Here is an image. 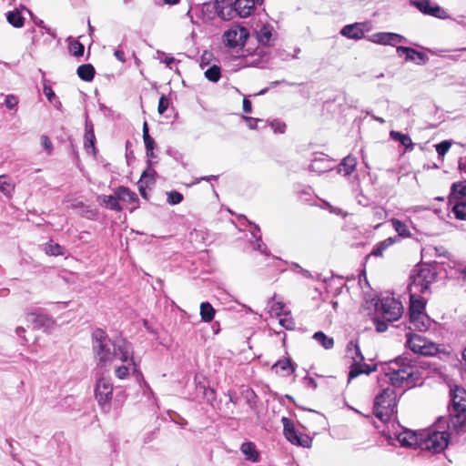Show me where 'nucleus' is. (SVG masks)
<instances>
[{
	"label": "nucleus",
	"mask_w": 466,
	"mask_h": 466,
	"mask_svg": "<svg viewBox=\"0 0 466 466\" xmlns=\"http://www.w3.org/2000/svg\"><path fill=\"white\" fill-rule=\"evenodd\" d=\"M450 411L449 428H451L457 431L462 429L466 425V411L457 412L453 410Z\"/></svg>",
	"instance_id": "412c9836"
},
{
	"label": "nucleus",
	"mask_w": 466,
	"mask_h": 466,
	"mask_svg": "<svg viewBox=\"0 0 466 466\" xmlns=\"http://www.w3.org/2000/svg\"><path fill=\"white\" fill-rule=\"evenodd\" d=\"M183 200V196L177 191H171L167 194V202L171 205L179 204Z\"/></svg>",
	"instance_id": "3c124183"
},
{
	"label": "nucleus",
	"mask_w": 466,
	"mask_h": 466,
	"mask_svg": "<svg viewBox=\"0 0 466 466\" xmlns=\"http://www.w3.org/2000/svg\"><path fill=\"white\" fill-rule=\"evenodd\" d=\"M15 187L11 180L5 175L0 176V191L5 196H10Z\"/></svg>",
	"instance_id": "37998d69"
},
{
	"label": "nucleus",
	"mask_w": 466,
	"mask_h": 466,
	"mask_svg": "<svg viewBox=\"0 0 466 466\" xmlns=\"http://www.w3.org/2000/svg\"><path fill=\"white\" fill-rule=\"evenodd\" d=\"M6 19L10 25L16 28H20L24 25L25 18L19 11H10L6 14Z\"/></svg>",
	"instance_id": "f704fd0d"
},
{
	"label": "nucleus",
	"mask_w": 466,
	"mask_h": 466,
	"mask_svg": "<svg viewBox=\"0 0 466 466\" xmlns=\"http://www.w3.org/2000/svg\"><path fill=\"white\" fill-rule=\"evenodd\" d=\"M390 222L392 224L393 228L398 233L399 237H402V238L410 237V232L408 229V227L403 222H401L400 220H399L397 218H391Z\"/></svg>",
	"instance_id": "e433bc0d"
},
{
	"label": "nucleus",
	"mask_w": 466,
	"mask_h": 466,
	"mask_svg": "<svg viewBox=\"0 0 466 466\" xmlns=\"http://www.w3.org/2000/svg\"><path fill=\"white\" fill-rule=\"evenodd\" d=\"M260 232V228L258 225H254V230L251 232L255 241L252 242L253 248L260 251L262 254L268 255L267 247L261 240V235L258 234Z\"/></svg>",
	"instance_id": "2f4dec72"
},
{
	"label": "nucleus",
	"mask_w": 466,
	"mask_h": 466,
	"mask_svg": "<svg viewBox=\"0 0 466 466\" xmlns=\"http://www.w3.org/2000/svg\"><path fill=\"white\" fill-rule=\"evenodd\" d=\"M203 390H204L203 393H204L205 399L207 400V401L212 403V401L216 399L215 390L209 387H205V386H203Z\"/></svg>",
	"instance_id": "6e6d98bb"
},
{
	"label": "nucleus",
	"mask_w": 466,
	"mask_h": 466,
	"mask_svg": "<svg viewBox=\"0 0 466 466\" xmlns=\"http://www.w3.org/2000/svg\"><path fill=\"white\" fill-rule=\"evenodd\" d=\"M417 366L411 364L407 357H399L390 361L385 373L390 386L382 390L374 401L373 413L381 421H387L396 412L397 393L392 388L410 389L419 380Z\"/></svg>",
	"instance_id": "f257e3e1"
},
{
	"label": "nucleus",
	"mask_w": 466,
	"mask_h": 466,
	"mask_svg": "<svg viewBox=\"0 0 466 466\" xmlns=\"http://www.w3.org/2000/svg\"><path fill=\"white\" fill-rule=\"evenodd\" d=\"M449 444V433L446 431H431L422 434L421 449L433 453L442 452Z\"/></svg>",
	"instance_id": "0eeeda50"
},
{
	"label": "nucleus",
	"mask_w": 466,
	"mask_h": 466,
	"mask_svg": "<svg viewBox=\"0 0 466 466\" xmlns=\"http://www.w3.org/2000/svg\"><path fill=\"white\" fill-rule=\"evenodd\" d=\"M293 266L298 268V272H299L304 278H307V279H310L311 278V273L307 270V269H304L302 268L299 264L297 263H294Z\"/></svg>",
	"instance_id": "e2e57ef3"
},
{
	"label": "nucleus",
	"mask_w": 466,
	"mask_h": 466,
	"mask_svg": "<svg viewBox=\"0 0 466 466\" xmlns=\"http://www.w3.org/2000/svg\"><path fill=\"white\" fill-rule=\"evenodd\" d=\"M240 451L246 456L247 460H249L252 461H258V453L256 450L254 443L249 442V441L242 443V445L240 447Z\"/></svg>",
	"instance_id": "c756f323"
},
{
	"label": "nucleus",
	"mask_w": 466,
	"mask_h": 466,
	"mask_svg": "<svg viewBox=\"0 0 466 466\" xmlns=\"http://www.w3.org/2000/svg\"><path fill=\"white\" fill-rule=\"evenodd\" d=\"M96 399L105 412L111 408L113 383L109 378H99L95 389Z\"/></svg>",
	"instance_id": "6e6552de"
},
{
	"label": "nucleus",
	"mask_w": 466,
	"mask_h": 466,
	"mask_svg": "<svg viewBox=\"0 0 466 466\" xmlns=\"http://www.w3.org/2000/svg\"><path fill=\"white\" fill-rule=\"evenodd\" d=\"M256 34L258 41L264 46H268L272 36V26L269 25H263Z\"/></svg>",
	"instance_id": "c85d7f7f"
},
{
	"label": "nucleus",
	"mask_w": 466,
	"mask_h": 466,
	"mask_svg": "<svg viewBox=\"0 0 466 466\" xmlns=\"http://www.w3.org/2000/svg\"><path fill=\"white\" fill-rule=\"evenodd\" d=\"M397 241H399L398 237H390L377 243L374 246L372 251L370 252V255L374 257H381L383 255V252Z\"/></svg>",
	"instance_id": "393cba45"
},
{
	"label": "nucleus",
	"mask_w": 466,
	"mask_h": 466,
	"mask_svg": "<svg viewBox=\"0 0 466 466\" xmlns=\"http://www.w3.org/2000/svg\"><path fill=\"white\" fill-rule=\"evenodd\" d=\"M394 436L401 446L421 447L422 434L404 429L400 432L394 433Z\"/></svg>",
	"instance_id": "ddd939ff"
},
{
	"label": "nucleus",
	"mask_w": 466,
	"mask_h": 466,
	"mask_svg": "<svg viewBox=\"0 0 466 466\" xmlns=\"http://www.w3.org/2000/svg\"><path fill=\"white\" fill-rule=\"evenodd\" d=\"M410 4L425 15H428L431 7L429 0H410Z\"/></svg>",
	"instance_id": "09e8293b"
},
{
	"label": "nucleus",
	"mask_w": 466,
	"mask_h": 466,
	"mask_svg": "<svg viewBox=\"0 0 466 466\" xmlns=\"http://www.w3.org/2000/svg\"><path fill=\"white\" fill-rule=\"evenodd\" d=\"M451 145H452V143L450 140H443L441 143L435 145V148H436L439 157L443 158L445 154L451 148Z\"/></svg>",
	"instance_id": "de8ad7c7"
},
{
	"label": "nucleus",
	"mask_w": 466,
	"mask_h": 466,
	"mask_svg": "<svg viewBox=\"0 0 466 466\" xmlns=\"http://www.w3.org/2000/svg\"><path fill=\"white\" fill-rule=\"evenodd\" d=\"M371 214L373 220L378 221V224L375 226V228H379L381 224V221L385 220L388 216L386 209L380 206L373 207Z\"/></svg>",
	"instance_id": "a19ab883"
},
{
	"label": "nucleus",
	"mask_w": 466,
	"mask_h": 466,
	"mask_svg": "<svg viewBox=\"0 0 466 466\" xmlns=\"http://www.w3.org/2000/svg\"><path fill=\"white\" fill-rule=\"evenodd\" d=\"M84 146L87 152L91 150L93 155H96V148L95 147L96 143V136L94 133L93 124L91 122L86 121L85 126V136H84Z\"/></svg>",
	"instance_id": "6ab92c4d"
},
{
	"label": "nucleus",
	"mask_w": 466,
	"mask_h": 466,
	"mask_svg": "<svg viewBox=\"0 0 466 466\" xmlns=\"http://www.w3.org/2000/svg\"><path fill=\"white\" fill-rule=\"evenodd\" d=\"M243 111L248 114L252 111L251 102L248 98L243 99Z\"/></svg>",
	"instance_id": "69168bd1"
},
{
	"label": "nucleus",
	"mask_w": 466,
	"mask_h": 466,
	"mask_svg": "<svg viewBox=\"0 0 466 466\" xmlns=\"http://www.w3.org/2000/svg\"><path fill=\"white\" fill-rule=\"evenodd\" d=\"M248 35V31L244 26L233 25L224 32L223 42L230 48L243 47Z\"/></svg>",
	"instance_id": "9d476101"
},
{
	"label": "nucleus",
	"mask_w": 466,
	"mask_h": 466,
	"mask_svg": "<svg viewBox=\"0 0 466 466\" xmlns=\"http://www.w3.org/2000/svg\"><path fill=\"white\" fill-rule=\"evenodd\" d=\"M18 104V98L14 95H8L5 97V105L8 109H14Z\"/></svg>",
	"instance_id": "864d4df0"
},
{
	"label": "nucleus",
	"mask_w": 466,
	"mask_h": 466,
	"mask_svg": "<svg viewBox=\"0 0 466 466\" xmlns=\"http://www.w3.org/2000/svg\"><path fill=\"white\" fill-rule=\"evenodd\" d=\"M126 364L118 366L115 370V375L116 378L120 380H125L128 377L130 370H132L133 373L138 372V368H137V370L134 371L133 366L129 365L128 362H125ZM137 367H138V364H137Z\"/></svg>",
	"instance_id": "c9c22d12"
},
{
	"label": "nucleus",
	"mask_w": 466,
	"mask_h": 466,
	"mask_svg": "<svg viewBox=\"0 0 466 466\" xmlns=\"http://www.w3.org/2000/svg\"><path fill=\"white\" fill-rule=\"evenodd\" d=\"M410 316L425 313V300L420 297L419 293L410 292Z\"/></svg>",
	"instance_id": "4be33fe9"
},
{
	"label": "nucleus",
	"mask_w": 466,
	"mask_h": 466,
	"mask_svg": "<svg viewBox=\"0 0 466 466\" xmlns=\"http://www.w3.org/2000/svg\"><path fill=\"white\" fill-rule=\"evenodd\" d=\"M406 345L414 353L424 356H433L438 350V345L418 334H407Z\"/></svg>",
	"instance_id": "423d86ee"
},
{
	"label": "nucleus",
	"mask_w": 466,
	"mask_h": 466,
	"mask_svg": "<svg viewBox=\"0 0 466 466\" xmlns=\"http://www.w3.org/2000/svg\"><path fill=\"white\" fill-rule=\"evenodd\" d=\"M98 201L104 205L106 208L115 210V211H121L122 208L118 203L117 198L115 195H101L97 198Z\"/></svg>",
	"instance_id": "a878e982"
},
{
	"label": "nucleus",
	"mask_w": 466,
	"mask_h": 466,
	"mask_svg": "<svg viewBox=\"0 0 466 466\" xmlns=\"http://www.w3.org/2000/svg\"><path fill=\"white\" fill-rule=\"evenodd\" d=\"M362 27L363 24L360 23L347 25L342 27L340 34L349 39L360 40L365 37V33Z\"/></svg>",
	"instance_id": "dca6fc26"
},
{
	"label": "nucleus",
	"mask_w": 466,
	"mask_h": 466,
	"mask_svg": "<svg viewBox=\"0 0 466 466\" xmlns=\"http://www.w3.org/2000/svg\"><path fill=\"white\" fill-rule=\"evenodd\" d=\"M41 145L43 148L46 151L48 155H51L53 152V144L50 138L46 135L41 136Z\"/></svg>",
	"instance_id": "603ef678"
},
{
	"label": "nucleus",
	"mask_w": 466,
	"mask_h": 466,
	"mask_svg": "<svg viewBox=\"0 0 466 466\" xmlns=\"http://www.w3.org/2000/svg\"><path fill=\"white\" fill-rule=\"evenodd\" d=\"M271 311L275 313L278 317L283 315L284 311V304L282 302H275L271 306Z\"/></svg>",
	"instance_id": "4d7b16f0"
},
{
	"label": "nucleus",
	"mask_w": 466,
	"mask_h": 466,
	"mask_svg": "<svg viewBox=\"0 0 466 466\" xmlns=\"http://www.w3.org/2000/svg\"><path fill=\"white\" fill-rule=\"evenodd\" d=\"M272 368L277 370L276 372H279V370L286 372V375H289L295 370L292 362L289 359L279 360Z\"/></svg>",
	"instance_id": "4c0bfd02"
},
{
	"label": "nucleus",
	"mask_w": 466,
	"mask_h": 466,
	"mask_svg": "<svg viewBox=\"0 0 466 466\" xmlns=\"http://www.w3.org/2000/svg\"><path fill=\"white\" fill-rule=\"evenodd\" d=\"M44 94L49 101H52L53 97L56 96L55 92L50 86H44Z\"/></svg>",
	"instance_id": "0e129e2a"
},
{
	"label": "nucleus",
	"mask_w": 466,
	"mask_h": 466,
	"mask_svg": "<svg viewBox=\"0 0 466 466\" xmlns=\"http://www.w3.org/2000/svg\"><path fill=\"white\" fill-rule=\"evenodd\" d=\"M396 51L399 56L405 55L407 61L416 62L418 65L426 64L429 60V57L425 53L417 51L412 47L400 46H397Z\"/></svg>",
	"instance_id": "4468645a"
},
{
	"label": "nucleus",
	"mask_w": 466,
	"mask_h": 466,
	"mask_svg": "<svg viewBox=\"0 0 466 466\" xmlns=\"http://www.w3.org/2000/svg\"><path fill=\"white\" fill-rule=\"evenodd\" d=\"M115 56L116 57V59L122 63H124L126 61V57H125V53L124 51L120 50V49H116L114 53Z\"/></svg>",
	"instance_id": "338daca9"
},
{
	"label": "nucleus",
	"mask_w": 466,
	"mask_h": 466,
	"mask_svg": "<svg viewBox=\"0 0 466 466\" xmlns=\"http://www.w3.org/2000/svg\"><path fill=\"white\" fill-rule=\"evenodd\" d=\"M45 250L50 256H62L65 254V248L52 240L46 244Z\"/></svg>",
	"instance_id": "ea45409f"
},
{
	"label": "nucleus",
	"mask_w": 466,
	"mask_h": 466,
	"mask_svg": "<svg viewBox=\"0 0 466 466\" xmlns=\"http://www.w3.org/2000/svg\"><path fill=\"white\" fill-rule=\"evenodd\" d=\"M451 196L457 199L463 198L466 197V180L452 184Z\"/></svg>",
	"instance_id": "58836bf2"
},
{
	"label": "nucleus",
	"mask_w": 466,
	"mask_h": 466,
	"mask_svg": "<svg viewBox=\"0 0 466 466\" xmlns=\"http://www.w3.org/2000/svg\"><path fill=\"white\" fill-rule=\"evenodd\" d=\"M147 167L142 173L139 183L141 184L139 187V190L142 196H144V186L148 187L149 185H153L155 183V176L156 171L152 168V159L147 160Z\"/></svg>",
	"instance_id": "aec40b11"
},
{
	"label": "nucleus",
	"mask_w": 466,
	"mask_h": 466,
	"mask_svg": "<svg viewBox=\"0 0 466 466\" xmlns=\"http://www.w3.org/2000/svg\"><path fill=\"white\" fill-rule=\"evenodd\" d=\"M216 310L209 302L200 304V317L204 322H210L215 317Z\"/></svg>",
	"instance_id": "7c9ffc66"
},
{
	"label": "nucleus",
	"mask_w": 466,
	"mask_h": 466,
	"mask_svg": "<svg viewBox=\"0 0 466 466\" xmlns=\"http://www.w3.org/2000/svg\"><path fill=\"white\" fill-rule=\"evenodd\" d=\"M451 404L449 407V410L457 412L466 411V390L460 386H454L451 390Z\"/></svg>",
	"instance_id": "f8f14e48"
},
{
	"label": "nucleus",
	"mask_w": 466,
	"mask_h": 466,
	"mask_svg": "<svg viewBox=\"0 0 466 466\" xmlns=\"http://www.w3.org/2000/svg\"><path fill=\"white\" fill-rule=\"evenodd\" d=\"M376 309L386 321L398 320L403 313L401 303L392 297L382 298L376 304Z\"/></svg>",
	"instance_id": "39448f33"
},
{
	"label": "nucleus",
	"mask_w": 466,
	"mask_h": 466,
	"mask_svg": "<svg viewBox=\"0 0 466 466\" xmlns=\"http://www.w3.org/2000/svg\"><path fill=\"white\" fill-rule=\"evenodd\" d=\"M84 46L80 42L75 40L69 44V51L75 56H81L84 54Z\"/></svg>",
	"instance_id": "8fccbe9b"
},
{
	"label": "nucleus",
	"mask_w": 466,
	"mask_h": 466,
	"mask_svg": "<svg viewBox=\"0 0 466 466\" xmlns=\"http://www.w3.org/2000/svg\"><path fill=\"white\" fill-rule=\"evenodd\" d=\"M217 2L218 4L221 3L222 5L219 7L218 11V15L223 20H230L233 17V15L236 14L235 6L233 5V2Z\"/></svg>",
	"instance_id": "bb28decb"
},
{
	"label": "nucleus",
	"mask_w": 466,
	"mask_h": 466,
	"mask_svg": "<svg viewBox=\"0 0 466 466\" xmlns=\"http://www.w3.org/2000/svg\"><path fill=\"white\" fill-rule=\"evenodd\" d=\"M221 72L218 66H212L205 72V76L211 82H218L220 78Z\"/></svg>",
	"instance_id": "a18cd8bd"
},
{
	"label": "nucleus",
	"mask_w": 466,
	"mask_h": 466,
	"mask_svg": "<svg viewBox=\"0 0 466 466\" xmlns=\"http://www.w3.org/2000/svg\"><path fill=\"white\" fill-rule=\"evenodd\" d=\"M271 127L275 133H284L286 129V125L279 121H273Z\"/></svg>",
	"instance_id": "052dcab7"
},
{
	"label": "nucleus",
	"mask_w": 466,
	"mask_h": 466,
	"mask_svg": "<svg viewBox=\"0 0 466 466\" xmlns=\"http://www.w3.org/2000/svg\"><path fill=\"white\" fill-rule=\"evenodd\" d=\"M305 380L307 381L309 387L312 388L313 390L317 388V382L313 378L306 377Z\"/></svg>",
	"instance_id": "774afa93"
},
{
	"label": "nucleus",
	"mask_w": 466,
	"mask_h": 466,
	"mask_svg": "<svg viewBox=\"0 0 466 466\" xmlns=\"http://www.w3.org/2000/svg\"><path fill=\"white\" fill-rule=\"evenodd\" d=\"M217 2H224L225 0H216ZM262 2V0H235L233 5L235 6L236 15L240 17L248 16L255 7L256 3Z\"/></svg>",
	"instance_id": "2eb2a0df"
},
{
	"label": "nucleus",
	"mask_w": 466,
	"mask_h": 466,
	"mask_svg": "<svg viewBox=\"0 0 466 466\" xmlns=\"http://www.w3.org/2000/svg\"><path fill=\"white\" fill-rule=\"evenodd\" d=\"M93 350L96 359L101 366H106L115 360L128 362L137 370V363L134 360V350L130 342L123 338L111 340L106 332L97 329L93 333Z\"/></svg>",
	"instance_id": "f03ea898"
},
{
	"label": "nucleus",
	"mask_w": 466,
	"mask_h": 466,
	"mask_svg": "<svg viewBox=\"0 0 466 466\" xmlns=\"http://www.w3.org/2000/svg\"><path fill=\"white\" fill-rule=\"evenodd\" d=\"M368 40L378 45L395 46L399 43L406 41V38L403 35L396 33L379 32L370 35Z\"/></svg>",
	"instance_id": "9b49d317"
},
{
	"label": "nucleus",
	"mask_w": 466,
	"mask_h": 466,
	"mask_svg": "<svg viewBox=\"0 0 466 466\" xmlns=\"http://www.w3.org/2000/svg\"><path fill=\"white\" fill-rule=\"evenodd\" d=\"M452 211L458 219L466 220V203L459 202L452 208Z\"/></svg>",
	"instance_id": "49530a36"
},
{
	"label": "nucleus",
	"mask_w": 466,
	"mask_h": 466,
	"mask_svg": "<svg viewBox=\"0 0 466 466\" xmlns=\"http://www.w3.org/2000/svg\"><path fill=\"white\" fill-rule=\"evenodd\" d=\"M435 279L436 273L428 266L415 269L410 276L409 290L419 294L424 293Z\"/></svg>",
	"instance_id": "7ed1b4c3"
},
{
	"label": "nucleus",
	"mask_w": 466,
	"mask_h": 466,
	"mask_svg": "<svg viewBox=\"0 0 466 466\" xmlns=\"http://www.w3.org/2000/svg\"><path fill=\"white\" fill-rule=\"evenodd\" d=\"M390 137L394 140L400 142L404 147L406 151L413 150L414 144L410 137L408 134H402L399 131H390Z\"/></svg>",
	"instance_id": "5701e85b"
},
{
	"label": "nucleus",
	"mask_w": 466,
	"mask_h": 466,
	"mask_svg": "<svg viewBox=\"0 0 466 466\" xmlns=\"http://www.w3.org/2000/svg\"><path fill=\"white\" fill-rule=\"evenodd\" d=\"M347 352L349 354H355V356H352L354 363L352 364L349 373V380L358 377L360 374H370L371 371L375 370V367L371 369L370 365L362 362L364 360V357L360 351V349L357 341L350 340L348 343Z\"/></svg>",
	"instance_id": "20e7f679"
},
{
	"label": "nucleus",
	"mask_w": 466,
	"mask_h": 466,
	"mask_svg": "<svg viewBox=\"0 0 466 466\" xmlns=\"http://www.w3.org/2000/svg\"><path fill=\"white\" fill-rule=\"evenodd\" d=\"M428 15L438 17V18H443L445 15V11L440 7L439 5L431 6Z\"/></svg>",
	"instance_id": "5fc2aeb1"
},
{
	"label": "nucleus",
	"mask_w": 466,
	"mask_h": 466,
	"mask_svg": "<svg viewBox=\"0 0 466 466\" xmlns=\"http://www.w3.org/2000/svg\"><path fill=\"white\" fill-rule=\"evenodd\" d=\"M168 105V100L164 96H162L158 101V113L163 114L167 109Z\"/></svg>",
	"instance_id": "bf43d9fd"
},
{
	"label": "nucleus",
	"mask_w": 466,
	"mask_h": 466,
	"mask_svg": "<svg viewBox=\"0 0 466 466\" xmlns=\"http://www.w3.org/2000/svg\"><path fill=\"white\" fill-rule=\"evenodd\" d=\"M26 320L28 322L34 324V327L35 329H41V328L48 329L54 323L53 319L50 317H48L47 315L36 313V312L28 313L26 315Z\"/></svg>",
	"instance_id": "f3484780"
},
{
	"label": "nucleus",
	"mask_w": 466,
	"mask_h": 466,
	"mask_svg": "<svg viewBox=\"0 0 466 466\" xmlns=\"http://www.w3.org/2000/svg\"><path fill=\"white\" fill-rule=\"evenodd\" d=\"M115 194L117 198V200L122 201H135L137 199V195L134 192H131L127 187H118L115 190Z\"/></svg>",
	"instance_id": "72a5a7b5"
},
{
	"label": "nucleus",
	"mask_w": 466,
	"mask_h": 466,
	"mask_svg": "<svg viewBox=\"0 0 466 466\" xmlns=\"http://www.w3.org/2000/svg\"><path fill=\"white\" fill-rule=\"evenodd\" d=\"M410 329L420 331L427 330L431 326V319L426 313H420L410 316Z\"/></svg>",
	"instance_id": "a211bd4d"
},
{
	"label": "nucleus",
	"mask_w": 466,
	"mask_h": 466,
	"mask_svg": "<svg viewBox=\"0 0 466 466\" xmlns=\"http://www.w3.org/2000/svg\"><path fill=\"white\" fill-rule=\"evenodd\" d=\"M283 424V433L286 439L294 445L301 446L304 448H309L311 446L312 440L307 434H299L295 429L293 421L283 417L281 419Z\"/></svg>",
	"instance_id": "1a4fd4ad"
},
{
	"label": "nucleus",
	"mask_w": 466,
	"mask_h": 466,
	"mask_svg": "<svg viewBox=\"0 0 466 466\" xmlns=\"http://www.w3.org/2000/svg\"><path fill=\"white\" fill-rule=\"evenodd\" d=\"M77 76L86 82H90L95 76V68L91 64H84L77 67Z\"/></svg>",
	"instance_id": "cd10ccee"
},
{
	"label": "nucleus",
	"mask_w": 466,
	"mask_h": 466,
	"mask_svg": "<svg viewBox=\"0 0 466 466\" xmlns=\"http://www.w3.org/2000/svg\"><path fill=\"white\" fill-rule=\"evenodd\" d=\"M313 339L320 344L325 350H330L334 346V340L331 337H328L322 331H317L313 335Z\"/></svg>",
	"instance_id": "473e14b6"
},
{
	"label": "nucleus",
	"mask_w": 466,
	"mask_h": 466,
	"mask_svg": "<svg viewBox=\"0 0 466 466\" xmlns=\"http://www.w3.org/2000/svg\"><path fill=\"white\" fill-rule=\"evenodd\" d=\"M279 323L288 330L295 329L296 324L290 314V311L284 312L282 316L279 317Z\"/></svg>",
	"instance_id": "79ce46f5"
},
{
	"label": "nucleus",
	"mask_w": 466,
	"mask_h": 466,
	"mask_svg": "<svg viewBox=\"0 0 466 466\" xmlns=\"http://www.w3.org/2000/svg\"><path fill=\"white\" fill-rule=\"evenodd\" d=\"M388 321L374 319V324L378 332H384L388 329Z\"/></svg>",
	"instance_id": "13d9d810"
},
{
	"label": "nucleus",
	"mask_w": 466,
	"mask_h": 466,
	"mask_svg": "<svg viewBox=\"0 0 466 466\" xmlns=\"http://www.w3.org/2000/svg\"><path fill=\"white\" fill-rule=\"evenodd\" d=\"M145 147H146V155L148 159H153L157 156L154 153V149L156 148V142L154 138L149 136L147 137H143Z\"/></svg>",
	"instance_id": "c03bdc74"
},
{
	"label": "nucleus",
	"mask_w": 466,
	"mask_h": 466,
	"mask_svg": "<svg viewBox=\"0 0 466 466\" xmlns=\"http://www.w3.org/2000/svg\"><path fill=\"white\" fill-rule=\"evenodd\" d=\"M357 165V160L354 157L348 156L343 158L341 163L338 166V173L342 174L343 176L350 175Z\"/></svg>",
	"instance_id": "b1692460"
},
{
	"label": "nucleus",
	"mask_w": 466,
	"mask_h": 466,
	"mask_svg": "<svg viewBox=\"0 0 466 466\" xmlns=\"http://www.w3.org/2000/svg\"><path fill=\"white\" fill-rule=\"evenodd\" d=\"M248 122V126L250 129H256L258 127V123L260 121L258 118L254 117H245Z\"/></svg>",
	"instance_id": "680f3d73"
}]
</instances>
